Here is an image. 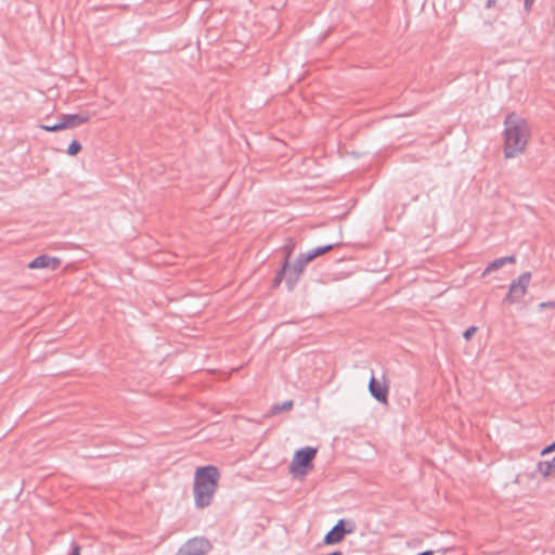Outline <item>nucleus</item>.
<instances>
[{
    "label": "nucleus",
    "mask_w": 555,
    "mask_h": 555,
    "mask_svg": "<svg viewBox=\"0 0 555 555\" xmlns=\"http://www.w3.org/2000/svg\"><path fill=\"white\" fill-rule=\"evenodd\" d=\"M504 157L514 158L526 152L531 139L528 121L515 113H509L504 120Z\"/></svg>",
    "instance_id": "nucleus-1"
},
{
    "label": "nucleus",
    "mask_w": 555,
    "mask_h": 555,
    "mask_svg": "<svg viewBox=\"0 0 555 555\" xmlns=\"http://www.w3.org/2000/svg\"><path fill=\"white\" fill-rule=\"evenodd\" d=\"M220 474L215 466L198 467L194 475V500L198 508H205L212 502L218 488Z\"/></svg>",
    "instance_id": "nucleus-2"
},
{
    "label": "nucleus",
    "mask_w": 555,
    "mask_h": 555,
    "mask_svg": "<svg viewBox=\"0 0 555 555\" xmlns=\"http://www.w3.org/2000/svg\"><path fill=\"white\" fill-rule=\"evenodd\" d=\"M317 455V449L306 447L295 452L293 461L289 464V473L294 476H305L313 467L312 461Z\"/></svg>",
    "instance_id": "nucleus-3"
},
{
    "label": "nucleus",
    "mask_w": 555,
    "mask_h": 555,
    "mask_svg": "<svg viewBox=\"0 0 555 555\" xmlns=\"http://www.w3.org/2000/svg\"><path fill=\"white\" fill-rule=\"evenodd\" d=\"M60 121L53 126H41V129L49 132H56L64 129H72L79 127L89 121V115L81 114H62L59 116Z\"/></svg>",
    "instance_id": "nucleus-4"
},
{
    "label": "nucleus",
    "mask_w": 555,
    "mask_h": 555,
    "mask_svg": "<svg viewBox=\"0 0 555 555\" xmlns=\"http://www.w3.org/2000/svg\"><path fill=\"white\" fill-rule=\"evenodd\" d=\"M530 280V272H525L518 279L514 280L504 300L509 304L519 301L526 295Z\"/></svg>",
    "instance_id": "nucleus-5"
},
{
    "label": "nucleus",
    "mask_w": 555,
    "mask_h": 555,
    "mask_svg": "<svg viewBox=\"0 0 555 555\" xmlns=\"http://www.w3.org/2000/svg\"><path fill=\"white\" fill-rule=\"evenodd\" d=\"M211 548L210 542L203 537L190 539L176 555H205Z\"/></svg>",
    "instance_id": "nucleus-6"
},
{
    "label": "nucleus",
    "mask_w": 555,
    "mask_h": 555,
    "mask_svg": "<svg viewBox=\"0 0 555 555\" xmlns=\"http://www.w3.org/2000/svg\"><path fill=\"white\" fill-rule=\"evenodd\" d=\"M345 525L346 520H338V522L325 534L324 543L326 545L339 543L347 533H351L353 531V526L347 529L345 528Z\"/></svg>",
    "instance_id": "nucleus-7"
},
{
    "label": "nucleus",
    "mask_w": 555,
    "mask_h": 555,
    "mask_svg": "<svg viewBox=\"0 0 555 555\" xmlns=\"http://www.w3.org/2000/svg\"><path fill=\"white\" fill-rule=\"evenodd\" d=\"M308 263L309 262L305 260V257L301 254L298 256L296 262L293 266H291L288 263V269L286 271V273H287V288H288V291H292L294 288V286L296 285L299 276L304 272L305 267Z\"/></svg>",
    "instance_id": "nucleus-8"
},
{
    "label": "nucleus",
    "mask_w": 555,
    "mask_h": 555,
    "mask_svg": "<svg viewBox=\"0 0 555 555\" xmlns=\"http://www.w3.org/2000/svg\"><path fill=\"white\" fill-rule=\"evenodd\" d=\"M61 260L56 257H51L48 255H41L36 257L29 264V269H52L55 270L60 267Z\"/></svg>",
    "instance_id": "nucleus-9"
},
{
    "label": "nucleus",
    "mask_w": 555,
    "mask_h": 555,
    "mask_svg": "<svg viewBox=\"0 0 555 555\" xmlns=\"http://www.w3.org/2000/svg\"><path fill=\"white\" fill-rule=\"evenodd\" d=\"M369 390L377 401L382 403L387 402L388 386L385 383H380L372 376L369 383Z\"/></svg>",
    "instance_id": "nucleus-10"
},
{
    "label": "nucleus",
    "mask_w": 555,
    "mask_h": 555,
    "mask_svg": "<svg viewBox=\"0 0 555 555\" xmlns=\"http://www.w3.org/2000/svg\"><path fill=\"white\" fill-rule=\"evenodd\" d=\"M515 262H516V258L514 256H506V257L498 258L488 264V267L482 272V276H486L489 273L501 269L506 263H515Z\"/></svg>",
    "instance_id": "nucleus-11"
},
{
    "label": "nucleus",
    "mask_w": 555,
    "mask_h": 555,
    "mask_svg": "<svg viewBox=\"0 0 555 555\" xmlns=\"http://www.w3.org/2000/svg\"><path fill=\"white\" fill-rule=\"evenodd\" d=\"M334 246H335V244H330L326 246L317 247V248L309 250L308 253H305L302 255L305 257V260L310 262L313 259H315L317 257L332 250L334 248Z\"/></svg>",
    "instance_id": "nucleus-12"
},
{
    "label": "nucleus",
    "mask_w": 555,
    "mask_h": 555,
    "mask_svg": "<svg viewBox=\"0 0 555 555\" xmlns=\"http://www.w3.org/2000/svg\"><path fill=\"white\" fill-rule=\"evenodd\" d=\"M538 472L544 477L555 474V456L552 461H541L538 463Z\"/></svg>",
    "instance_id": "nucleus-13"
},
{
    "label": "nucleus",
    "mask_w": 555,
    "mask_h": 555,
    "mask_svg": "<svg viewBox=\"0 0 555 555\" xmlns=\"http://www.w3.org/2000/svg\"><path fill=\"white\" fill-rule=\"evenodd\" d=\"M294 406L293 400H286L283 403L274 404L271 408V414L275 415L285 411L292 410Z\"/></svg>",
    "instance_id": "nucleus-14"
},
{
    "label": "nucleus",
    "mask_w": 555,
    "mask_h": 555,
    "mask_svg": "<svg viewBox=\"0 0 555 555\" xmlns=\"http://www.w3.org/2000/svg\"><path fill=\"white\" fill-rule=\"evenodd\" d=\"M288 269V262L287 260L284 261L283 266H282V269L278 272L276 276L274 278L273 280V286H278L280 285L281 281L285 278V280L287 281V271Z\"/></svg>",
    "instance_id": "nucleus-15"
},
{
    "label": "nucleus",
    "mask_w": 555,
    "mask_h": 555,
    "mask_svg": "<svg viewBox=\"0 0 555 555\" xmlns=\"http://www.w3.org/2000/svg\"><path fill=\"white\" fill-rule=\"evenodd\" d=\"M81 151V144L74 140L69 145H68V149H67V153L70 155V156H75L77 155L79 152Z\"/></svg>",
    "instance_id": "nucleus-16"
},
{
    "label": "nucleus",
    "mask_w": 555,
    "mask_h": 555,
    "mask_svg": "<svg viewBox=\"0 0 555 555\" xmlns=\"http://www.w3.org/2000/svg\"><path fill=\"white\" fill-rule=\"evenodd\" d=\"M294 249H295V242L292 238H289L287 241V244L285 245V261L289 260L291 254L294 251Z\"/></svg>",
    "instance_id": "nucleus-17"
},
{
    "label": "nucleus",
    "mask_w": 555,
    "mask_h": 555,
    "mask_svg": "<svg viewBox=\"0 0 555 555\" xmlns=\"http://www.w3.org/2000/svg\"><path fill=\"white\" fill-rule=\"evenodd\" d=\"M477 330H478V328H477L476 326H470V327H468V328L464 332V334H463L464 338H465L466 340H469V339L474 336V334L477 332Z\"/></svg>",
    "instance_id": "nucleus-18"
},
{
    "label": "nucleus",
    "mask_w": 555,
    "mask_h": 555,
    "mask_svg": "<svg viewBox=\"0 0 555 555\" xmlns=\"http://www.w3.org/2000/svg\"><path fill=\"white\" fill-rule=\"evenodd\" d=\"M70 547H72L70 555H80V546L77 543L73 542L70 544Z\"/></svg>",
    "instance_id": "nucleus-19"
},
{
    "label": "nucleus",
    "mask_w": 555,
    "mask_h": 555,
    "mask_svg": "<svg viewBox=\"0 0 555 555\" xmlns=\"http://www.w3.org/2000/svg\"><path fill=\"white\" fill-rule=\"evenodd\" d=\"M551 451H555V443L553 442L552 444H550L548 447H546L543 451H542V454H546Z\"/></svg>",
    "instance_id": "nucleus-20"
},
{
    "label": "nucleus",
    "mask_w": 555,
    "mask_h": 555,
    "mask_svg": "<svg viewBox=\"0 0 555 555\" xmlns=\"http://www.w3.org/2000/svg\"><path fill=\"white\" fill-rule=\"evenodd\" d=\"M534 0H525V9L530 11L533 5Z\"/></svg>",
    "instance_id": "nucleus-21"
},
{
    "label": "nucleus",
    "mask_w": 555,
    "mask_h": 555,
    "mask_svg": "<svg viewBox=\"0 0 555 555\" xmlns=\"http://www.w3.org/2000/svg\"><path fill=\"white\" fill-rule=\"evenodd\" d=\"M495 3H496V0H488L486 7L491 8V7H494Z\"/></svg>",
    "instance_id": "nucleus-22"
},
{
    "label": "nucleus",
    "mask_w": 555,
    "mask_h": 555,
    "mask_svg": "<svg viewBox=\"0 0 555 555\" xmlns=\"http://www.w3.org/2000/svg\"><path fill=\"white\" fill-rule=\"evenodd\" d=\"M540 306H541L542 308H544V307H554V306H555V304H554V302H542Z\"/></svg>",
    "instance_id": "nucleus-23"
},
{
    "label": "nucleus",
    "mask_w": 555,
    "mask_h": 555,
    "mask_svg": "<svg viewBox=\"0 0 555 555\" xmlns=\"http://www.w3.org/2000/svg\"><path fill=\"white\" fill-rule=\"evenodd\" d=\"M54 124L52 122H49V124H42V126H53ZM41 128V125L39 126Z\"/></svg>",
    "instance_id": "nucleus-24"
}]
</instances>
